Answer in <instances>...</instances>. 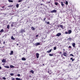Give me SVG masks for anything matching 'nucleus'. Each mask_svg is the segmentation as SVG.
<instances>
[{
  "instance_id": "58",
  "label": "nucleus",
  "mask_w": 80,
  "mask_h": 80,
  "mask_svg": "<svg viewBox=\"0 0 80 80\" xmlns=\"http://www.w3.org/2000/svg\"><path fill=\"white\" fill-rule=\"evenodd\" d=\"M63 3H65V2H63Z\"/></svg>"
},
{
  "instance_id": "42",
  "label": "nucleus",
  "mask_w": 80,
  "mask_h": 80,
  "mask_svg": "<svg viewBox=\"0 0 80 80\" xmlns=\"http://www.w3.org/2000/svg\"><path fill=\"white\" fill-rule=\"evenodd\" d=\"M46 19V18H45L43 19L44 21H45Z\"/></svg>"
},
{
  "instance_id": "22",
  "label": "nucleus",
  "mask_w": 80,
  "mask_h": 80,
  "mask_svg": "<svg viewBox=\"0 0 80 80\" xmlns=\"http://www.w3.org/2000/svg\"><path fill=\"white\" fill-rule=\"evenodd\" d=\"M31 29L32 30H35V28L33 27H32Z\"/></svg>"
},
{
  "instance_id": "43",
  "label": "nucleus",
  "mask_w": 80,
  "mask_h": 80,
  "mask_svg": "<svg viewBox=\"0 0 80 80\" xmlns=\"http://www.w3.org/2000/svg\"><path fill=\"white\" fill-rule=\"evenodd\" d=\"M4 7H5V6H3L2 7V8H4Z\"/></svg>"
},
{
  "instance_id": "46",
  "label": "nucleus",
  "mask_w": 80,
  "mask_h": 80,
  "mask_svg": "<svg viewBox=\"0 0 80 80\" xmlns=\"http://www.w3.org/2000/svg\"><path fill=\"white\" fill-rule=\"evenodd\" d=\"M69 66L70 67V66H72V65H71V64H69Z\"/></svg>"
},
{
  "instance_id": "41",
  "label": "nucleus",
  "mask_w": 80,
  "mask_h": 80,
  "mask_svg": "<svg viewBox=\"0 0 80 80\" xmlns=\"http://www.w3.org/2000/svg\"><path fill=\"white\" fill-rule=\"evenodd\" d=\"M59 53V54H62V52H60Z\"/></svg>"
},
{
  "instance_id": "15",
  "label": "nucleus",
  "mask_w": 80,
  "mask_h": 80,
  "mask_svg": "<svg viewBox=\"0 0 80 80\" xmlns=\"http://www.w3.org/2000/svg\"><path fill=\"white\" fill-rule=\"evenodd\" d=\"M61 4L62 7H63V6H64V4H63V3L62 2H61Z\"/></svg>"
},
{
  "instance_id": "11",
  "label": "nucleus",
  "mask_w": 80,
  "mask_h": 80,
  "mask_svg": "<svg viewBox=\"0 0 80 80\" xmlns=\"http://www.w3.org/2000/svg\"><path fill=\"white\" fill-rule=\"evenodd\" d=\"M72 33V30H69L68 31V33L69 34H70V33Z\"/></svg>"
},
{
  "instance_id": "8",
  "label": "nucleus",
  "mask_w": 80,
  "mask_h": 80,
  "mask_svg": "<svg viewBox=\"0 0 80 80\" xmlns=\"http://www.w3.org/2000/svg\"><path fill=\"white\" fill-rule=\"evenodd\" d=\"M71 40H72V38H71L70 37L68 38V41H69V42H70V41H71Z\"/></svg>"
},
{
  "instance_id": "53",
  "label": "nucleus",
  "mask_w": 80,
  "mask_h": 80,
  "mask_svg": "<svg viewBox=\"0 0 80 80\" xmlns=\"http://www.w3.org/2000/svg\"><path fill=\"white\" fill-rule=\"evenodd\" d=\"M1 43V41L0 40V43Z\"/></svg>"
},
{
  "instance_id": "51",
  "label": "nucleus",
  "mask_w": 80,
  "mask_h": 80,
  "mask_svg": "<svg viewBox=\"0 0 80 80\" xmlns=\"http://www.w3.org/2000/svg\"><path fill=\"white\" fill-rule=\"evenodd\" d=\"M48 3H50V2H48Z\"/></svg>"
},
{
  "instance_id": "16",
  "label": "nucleus",
  "mask_w": 80,
  "mask_h": 80,
  "mask_svg": "<svg viewBox=\"0 0 80 80\" xmlns=\"http://www.w3.org/2000/svg\"><path fill=\"white\" fill-rule=\"evenodd\" d=\"M11 38L12 40H15V38H13V36H12L11 37Z\"/></svg>"
},
{
  "instance_id": "2",
  "label": "nucleus",
  "mask_w": 80,
  "mask_h": 80,
  "mask_svg": "<svg viewBox=\"0 0 80 80\" xmlns=\"http://www.w3.org/2000/svg\"><path fill=\"white\" fill-rule=\"evenodd\" d=\"M36 56L37 58H39V53H36Z\"/></svg>"
},
{
  "instance_id": "4",
  "label": "nucleus",
  "mask_w": 80,
  "mask_h": 80,
  "mask_svg": "<svg viewBox=\"0 0 80 80\" xmlns=\"http://www.w3.org/2000/svg\"><path fill=\"white\" fill-rule=\"evenodd\" d=\"M63 55L65 56V57H67V53L66 52H64V53H63Z\"/></svg>"
},
{
  "instance_id": "38",
  "label": "nucleus",
  "mask_w": 80,
  "mask_h": 80,
  "mask_svg": "<svg viewBox=\"0 0 80 80\" xmlns=\"http://www.w3.org/2000/svg\"><path fill=\"white\" fill-rule=\"evenodd\" d=\"M65 34H68V32H65Z\"/></svg>"
},
{
  "instance_id": "23",
  "label": "nucleus",
  "mask_w": 80,
  "mask_h": 80,
  "mask_svg": "<svg viewBox=\"0 0 80 80\" xmlns=\"http://www.w3.org/2000/svg\"><path fill=\"white\" fill-rule=\"evenodd\" d=\"M65 4L66 5H68V2H67V1H66Z\"/></svg>"
},
{
  "instance_id": "19",
  "label": "nucleus",
  "mask_w": 80,
  "mask_h": 80,
  "mask_svg": "<svg viewBox=\"0 0 80 80\" xmlns=\"http://www.w3.org/2000/svg\"><path fill=\"white\" fill-rule=\"evenodd\" d=\"M4 67L5 68H9V66H4Z\"/></svg>"
},
{
  "instance_id": "13",
  "label": "nucleus",
  "mask_w": 80,
  "mask_h": 80,
  "mask_svg": "<svg viewBox=\"0 0 80 80\" xmlns=\"http://www.w3.org/2000/svg\"><path fill=\"white\" fill-rule=\"evenodd\" d=\"M52 49H50L49 50H48V51L47 52V53H50L52 52Z\"/></svg>"
},
{
  "instance_id": "24",
  "label": "nucleus",
  "mask_w": 80,
  "mask_h": 80,
  "mask_svg": "<svg viewBox=\"0 0 80 80\" xmlns=\"http://www.w3.org/2000/svg\"><path fill=\"white\" fill-rule=\"evenodd\" d=\"M49 56H50V57H52V56H53V54H49Z\"/></svg>"
},
{
  "instance_id": "6",
  "label": "nucleus",
  "mask_w": 80,
  "mask_h": 80,
  "mask_svg": "<svg viewBox=\"0 0 80 80\" xmlns=\"http://www.w3.org/2000/svg\"><path fill=\"white\" fill-rule=\"evenodd\" d=\"M40 44V43L38 42L35 44V45H36V46H38V45H39Z\"/></svg>"
},
{
  "instance_id": "14",
  "label": "nucleus",
  "mask_w": 80,
  "mask_h": 80,
  "mask_svg": "<svg viewBox=\"0 0 80 80\" xmlns=\"http://www.w3.org/2000/svg\"><path fill=\"white\" fill-rule=\"evenodd\" d=\"M6 62V60H5L4 59L2 60V62H3V63H4V62Z\"/></svg>"
},
{
  "instance_id": "48",
  "label": "nucleus",
  "mask_w": 80,
  "mask_h": 80,
  "mask_svg": "<svg viewBox=\"0 0 80 80\" xmlns=\"http://www.w3.org/2000/svg\"><path fill=\"white\" fill-rule=\"evenodd\" d=\"M54 0V2H55V1H58V0Z\"/></svg>"
},
{
  "instance_id": "54",
  "label": "nucleus",
  "mask_w": 80,
  "mask_h": 80,
  "mask_svg": "<svg viewBox=\"0 0 80 80\" xmlns=\"http://www.w3.org/2000/svg\"><path fill=\"white\" fill-rule=\"evenodd\" d=\"M17 45H18V44H17Z\"/></svg>"
},
{
  "instance_id": "5",
  "label": "nucleus",
  "mask_w": 80,
  "mask_h": 80,
  "mask_svg": "<svg viewBox=\"0 0 80 80\" xmlns=\"http://www.w3.org/2000/svg\"><path fill=\"white\" fill-rule=\"evenodd\" d=\"M72 45L73 46V47H74V48H75V43H72Z\"/></svg>"
},
{
  "instance_id": "25",
  "label": "nucleus",
  "mask_w": 80,
  "mask_h": 80,
  "mask_svg": "<svg viewBox=\"0 0 80 80\" xmlns=\"http://www.w3.org/2000/svg\"><path fill=\"white\" fill-rule=\"evenodd\" d=\"M53 49L54 50H55L57 49V46H55L54 47Z\"/></svg>"
},
{
  "instance_id": "10",
  "label": "nucleus",
  "mask_w": 80,
  "mask_h": 80,
  "mask_svg": "<svg viewBox=\"0 0 80 80\" xmlns=\"http://www.w3.org/2000/svg\"><path fill=\"white\" fill-rule=\"evenodd\" d=\"M10 68H15V67H14L12 65H11L10 66Z\"/></svg>"
},
{
  "instance_id": "21",
  "label": "nucleus",
  "mask_w": 80,
  "mask_h": 80,
  "mask_svg": "<svg viewBox=\"0 0 80 80\" xmlns=\"http://www.w3.org/2000/svg\"><path fill=\"white\" fill-rule=\"evenodd\" d=\"M54 4L55 5H58V2H54Z\"/></svg>"
},
{
  "instance_id": "52",
  "label": "nucleus",
  "mask_w": 80,
  "mask_h": 80,
  "mask_svg": "<svg viewBox=\"0 0 80 80\" xmlns=\"http://www.w3.org/2000/svg\"><path fill=\"white\" fill-rule=\"evenodd\" d=\"M40 5L42 6V5H43V4H40Z\"/></svg>"
},
{
  "instance_id": "27",
  "label": "nucleus",
  "mask_w": 80,
  "mask_h": 80,
  "mask_svg": "<svg viewBox=\"0 0 80 80\" xmlns=\"http://www.w3.org/2000/svg\"><path fill=\"white\" fill-rule=\"evenodd\" d=\"M8 2H13V0H8Z\"/></svg>"
},
{
  "instance_id": "1",
  "label": "nucleus",
  "mask_w": 80,
  "mask_h": 80,
  "mask_svg": "<svg viewBox=\"0 0 80 80\" xmlns=\"http://www.w3.org/2000/svg\"><path fill=\"white\" fill-rule=\"evenodd\" d=\"M51 13H56V12H57V10H56L55 9H54L52 11H51Z\"/></svg>"
},
{
  "instance_id": "36",
  "label": "nucleus",
  "mask_w": 80,
  "mask_h": 80,
  "mask_svg": "<svg viewBox=\"0 0 80 80\" xmlns=\"http://www.w3.org/2000/svg\"><path fill=\"white\" fill-rule=\"evenodd\" d=\"M18 77H20V74H18L17 75Z\"/></svg>"
},
{
  "instance_id": "56",
  "label": "nucleus",
  "mask_w": 80,
  "mask_h": 80,
  "mask_svg": "<svg viewBox=\"0 0 80 80\" xmlns=\"http://www.w3.org/2000/svg\"><path fill=\"white\" fill-rule=\"evenodd\" d=\"M0 48H2V47H0Z\"/></svg>"
},
{
  "instance_id": "30",
  "label": "nucleus",
  "mask_w": 80,
  "mask_h": 80,
  "mask_svg": "<svg viewBox=\"0 0 80 80\" xmlns=\"http://www.w3.org/2000/svg\"><path fill=\"white\" fill-rule=\"evenodd\" d=\"M10 75H11V76H13V75H14V74L13 73H11L10 74Z\"/></svg>"
},
{
  "instance_id": "55",
  "label": "nucleus",
  "mask_w": 80,
  "mask_h": 80,
  "mask_svg": "<svg viewBox=\"0 0 80 80\" xmlns=\"http://www.w3.org/2000/svg\"><path fill=\"white\" fill-rule=\"evenodd\" d=\"M42 0V2H44V1H43V0Z\"/></svg>"
},
{
  "instance_id": "26",
  "label": "nucleus",
  "mask_w": 80,
  "mask_h": 80,
  "mask_svg": "<svg viewBox=\"0 0 80 80\" xmlns=\"http://www.w3.org/2000/svg\"><path fill=\"white\" fill-rule=\"evenodd\" d=\"M16 7L17 8H18V7H19V4H17L16 5Z\"/></svg>"
},
{
  "instance_id": "20",
  "label": "nucleus",
  "mask_w": 80,
  "mask_h": 80,
  "mask_svg": "<svg viewBox=\"0 0 80 80\" xmlns=\"http://www.w3.org/2000/svg\"><path fill=\"white\" fill-rule=\"evenodd\" d=\"M45 23H47V24H48V25L50 24V22L48 21V22H45Z\"/></svg>"
},
{
  "instance_id": "17",
  "label": "nucleus",
  "mask_w": 80,
  "mask_h": 80,
  "mask_svg": "<svg viewBox=\"0 0 80 80\" xmlns=\"http://www.w3.org/2000/svg\"><path fill=\"white\" fill-rule=\"evenodd\" d=\"M22 60H24V61L26 60V58H22Z\"/></svg>"
},
{
  "instance_id": "12",
  "label": "nucleus",
  "mask_w": 80,
  "mask_h": 80,
  "mask_svg": "<svg viewBox=\"0 0 80 80\" xmlns=\"http://www.w3.org/2000/svg\"><path fill=\"white\" fill-rule=\"evenodd\" d=\"M70 60H72V62H73L75 60V58L73 59V58H71Z\"/></svg>"
},
{
  "instance_id": "29",
  "label": "nucleus",
  "mask_w": 80,
  "mask_h": 80,
  "mask_svg": "<svg viewBox=\"0 0 80 80\" xmlns=\"http://www.w3.org/2000/svg\"><path fill=\"white\" fill-rule=\"evenodd\" d=\"M24 31H25V30H22L21 31V32L23 33V32H24Z\"/></svg>"
},
{
  "instance_id": "28",
  "label": "nucleus",
  "mask_w": 80,
  "mask_h": 80,
  "mask_svg": "<svg viewBox=\"0 0 80 80\" xmlns=\"http://www.w3.org/2000/svg\"><path fill=\"white\" fill-rule=\"evenodd\" d=\"M0 32H3V29H1V31H0Z\"/></svg>"
},
{
  "instance_id": "18",
  "label": "nucleus",
  "mask_w": 80,
  "mask_h": 80,
  "mask_svg": "<svg viewBox=\"0 0 80 80\" xmlns=\"http://www.w3.org/2000/svg\"><path fill=\"white\" fill-rule=\"evenodd\" d=\"M30 72L31 73H32V74H33L34 73V71H33V70H31L30 71Z\"/></svg>"
},
{
  "instance_id": "32",
  "label": "nucleus",
  "mask_w": 80,
  "mask_h": 80,
  "mask_svg": "<svg viewBox=\"0 0 80 80\" xmlns=\"http://www.w3.org/2000/svg\"><path fill=\"white\" fill-rule=\"evenodd\" d=\"M60 27L61 28H63V25H60Z\"/></svg>"
},
{
  "instance_id": "57",
  "label": "nucleus",
  "mask_w": 80,
  "mask_h": 80,
  "mask_svg": "<svg viewBox=\"0 0 80 80\" xmlns=\"http://www.w3.org/2000/svg\"><path fill=\"white\" fill-rule=\"evenodd\" d=\"M48 73H49V72L48 71Z\"/></svg>"
},
{
  "instance_id": "37",
  "label": "nucleus",
  "mask_w": 80,
  "mask_h": 80,
  "mask_svg": "<svg viewBox=\"0 0 80 80\" xmlns=\"http://www.w3.org/2000/svg\"><path fill=\"white\" fill-rule=\"evenodd\" d=\"M3 80H6V78H5V77H3Z\"/></svg>"
},
{
  "instance_id": "34",
  "label": "nucleus",
  "mask_w": 80,
  "mask_h": 80,
  "mask_svg": "<svg viewBox=\"0 0 80 80\" xmlns=\"http://www.w3.org/2000/svg\"><path fill=\"white\" fill-rule=\"evenodd\" d=\"M12 6H13L11 5L10 6H8V7L9 8H10V7H12Z\"/></svg>"
},
{
  "instance_id": "40",
  "label": "nucleus",
  "mask_w": 80,
  "mask_h": 80,
  "mask_svg": "<svg viewBox=\"0 0 80 80\" xmlns=\"http://www.w3.org/2000/svg\"><path fill=\"white\" fill-rule=\"evenodd\" d=\"M12 80H15V78H12Z\"/></svg>"
},
{
  "instance_id": "44",
  "label": "nucleus",
  "mask_w": 80,
  "mask_h": 80,
  "mask_svg": "<svg viewBox=\"0 0 80 80\" xmlns=\"http://www.w3.org/2000/svg\"><path fill=\"white\" fill-rule=\"evenodd\" d=\"M3 44H5V42L4 41L3 42Z\"/></svg>"
},
{
  "instance_id": "47",
  "label": "nucleus",
  "mask_w": 80,
  "mask_h": 80,
  "mask_svg": "<svg viewBox=\"0 0 80 80\" xmlns=\"http://www.w3.org/2000/svg\"><path fill=\"white\" fill-rule=\"evenodd\" d=\"M2 69V67L1 66H0V70H1Z\"/></svg>"
},
{
  "instance_id": "7",
  "label": "nucleus",
  "mask_w": 80,
  "mask_h": 80,
  "mask_svg": "<svg viewBox=\"0 0 80 80\" xmlns=\"http://www.w3.org/2000/svg\"><path fill=\"white\" fill-rule=\"evenodd\" d=\"M14 23H15L12 22L11 25L12 27H14V25H15V24H14Z\"/></svg>"
},
{
  "instance_id": "45",
  "label": "nucleus",
  "mask_w": 80,
  "mask_h": 80,
  "mask_svg": "<svg viewBox=\"0 0 80 80\" xmlns=\"http://www.w3.org/2000/svg\"><path fill=\"white\" fill-rule=\"evenodd\" d=\"M38 37V35H37L36 36V37Z\"/></svg>"
},
{
  "instance_id": "9",
  "label": "nucleus",
  "mask_w": 80,
  "mask_h": 80,
  "mask_svg": "<svg viewBox=\"0 0 80 80\" xmlns=\"http://www.w3.org/2000/svg\"><path fill=\"white\" fill-rule=\"evenodd\" d=\"M13 51H11V52L10 53V55H13Z\"/></svg>"
},
{
  "instance_id": "3",
  "label": "nucleus",
  "mask_w": 80,
  "mask_h": 80,
  "mask_svg": "<svg viewBox=\"0 0 80 80\" xmlns=\"http://www.w3.org/2000/svg\"><path fill=\"white\" fill-rule=\"evenodd\" d=\"M60 35H61V33H58L57 34L56 36H57V37H59V36H60Z\"/></svg>"
},
{
  "instance_id": "35",
  "label": "nucleus",
  "mask_w": 80,
  "mask_h": 80,
  "mask_svg": "<svg viewBox=\"0 0 80 80\" xmlns=\"http://www.w3.org/2000/svg\"><path fill=\"white\" fill-rule=\"evenodd\" d=\"M7 28L8 29H9V25H8Z\"/></svg>"
},
{
  "instance_id": "31",
  "label": "nucleus",
  "mask_w": 80,
  "mask_h": 80,
  "mask_svg": "<svg viewBox=\"0 0 80 80\" xmlns=\"http://www.w3.org/2000/svg\"><path fill=\"white\" fill-rule=\"evenodd\" d=\"M70 56H72V57H74V56L72 54H70Z\"/></svg>"
},
{
  "instance_id": "39",
  "label": "nucleus",
  "mask_w": 80,
  "mask_h": 80,
  "mask_svg": "<svg viewBox=\"0 0 80 80\" xmlns=\"http://www.w3.org/2000/svg\"><path fill=\"white\" fill-rule=\"evenodd\" d=\"M69 48H72V47L71 46H69L68 47Z\"/></svg>"
},
{
  "instance_id": "49",
  "label": "nucleus",
  "mask_w": 80,
  "mask_h": 80,
  "mask_svg": "<svg viewBox=\"0 0 80 80\" xmlns=\"http://www.w3.org/2000/svg\"><path fill=\"white\" fill-rule=\"evenodd\" d=\"M63 51H65V49H63Z\"/></svg>"
},
{
  "instance_id": "50",
  "label": "nucleus",
  "mask_w": 80,
  "mask_h": 80,
  "mask_svg": "<svg viewBox=\"0 0 80 80\" xmlns=\"http://www.w3.org/2000/svg\"><path fill=\"white\" fill-rule=\"evenodd\" d=\"M42 65H43V66H45V64H42Z\"/></svg>"
},
{
  "instance_id": "33",
  "label": "nucleus",
  "mask_w": 80,
  "mask_h": 80,
  "mask_svg": "<svg viewBox=\"0 0 80 80\" xmlns=\"http://www.w3.org/2000/svg\"><path fill=\"white\" fill-rule=\"evenodd\" d=\"M23 0H19L18 1V2H22Z\"/></svg>"
}]
</instances>
